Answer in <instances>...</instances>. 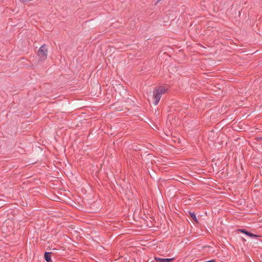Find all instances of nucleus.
Returning <instances> with one entry per match:
<instances>
[{
	"instance_id": "obj_9",
	"label": "nucleus",
	"mask_w": 262,
	"mask_h": 262,
	"mask_svg": "<svg viewBox=\"0 0 262 262\" xmlns=\"http://www.w3.org/2000/svg\"><path fill=\"white\" fill-rule=\"evenodd\" d=\"M161 0H157L156 3V4H157Z\"/></svg>"
},
{
	"instance_id": "obj_4",
	"label": "nucleus",
	"mask_w": 262,
	"mask_h": 262,
	"mask_svg": "<svg viewBox=\"0 0 262 262\" xmlns=\"http://www.w3.org/2000/svg\"><path fill=\"white\" fill-rule=\"evenodd\" d=\"M154 259L156 262H171L174 259V258H159L158 257H155Z\"/></svg>"
},
{
	"instance_id": "obj_7",
	"label": "nucleus",
	"mask_w": 262,
	"mask_h": 262,
	"mask_svg": "<svg viewBox=\"0 0 262 262\" xmlns=\"http://www.w3.org/2000/svg\"><path fill=\"white\" fill-rule=\"evenodd\" d=\"M256 140L259 141H262V137H257Z\"/></svg>"
},
{
	"instance_id": "obj_5",
	"label": "nucleus",
	"mask_w": 262,
	"mask_h": 262,
	"mask_svg": "<svg viewBox=\"0 0 262 262\" xmlns=\"http://www.w3.org/2000/svg\"><path fill=\"white\" fill-rule=\"evenodd\" d=\"M52 252H46L44 254V258L47 262H52L51 259V254Z\"/></svg>"
},
{
	"instance_id": "obj_3",
	"label": "nucleus",
	"mask_w": 262,
	"mask_h": 262,
	"mask_svg": "<svg viewBox=\"0 0 262 262\" xmlns=\"http://www.w3.org/2000/svg\"><path fill=\"white\" fill-rule=\"evenodd\" d=\"M237 231L241 233H244L245 235L248 236L251 238L257 237L259 236L256 234H253L249 231H248L245 229H238Z\"/></svg>"
},
{
	"instance_id": "obj_1",
	"label": "nucleus",
	"mask_w": 262,
	"mask_h": 262,
	"mask_svg": "<svg viewBox=\"0 0 262 262\" xmlns=\"http://www.w3.org/2000/svg\"><path fill=\"white\" fill-rule=\"evenodd\" d=\"M166 89L162 87H160L159 89H155L153 91V99L154 100V104L157 105L160 100L162 94L165 93Z\"/></svg>"
},
{
	"instance_id": "obj_2",
	"label": "nucleus",
	"mask_w": 262,
	"mask_h": 262,
	"mask_svg": "<svg viewBox=\"0 0 262 262\" xmlns=\"http://www.w3.org/2000/svg\"><path fill=\"white\" fill-rule=\"evenodd\" d=\"M48 49L45 44L42 45L39 49L37 55L39 60L40 61H45L47 58Z\"/></svg>"
},
{
	"instance_id": "obj_6",
	"label": "nucleus",
	"mask_w": 262,
	"mask_h": 262,
	"mask_svg": "<svg viewBox=\"0 0 262 262\" xmlns=\"http://www.w3.org/2000/svg\"><path fill=\"white\" fill-rule=\"evenodd\" d=\"M189 214L191 216V217L193 219V220L196 223H198V220L197 219L196 214L194 212L188 211Z\"/></svg>"
},
{
	"instance_id": "obj_8",
	"label": "nucleus",
	"mask_w": 262,
	"mask_h": 262,
	"mask_svg": "<svg viewBox=\"0 0 262 262\" xmlns=\"http://www.w3.org/2000/svg\"><path fill=\"white\" fill-rule=\"evenodd\" d=\"M57 250V249H56V248H54V249H53V251L54 252H55Z\"/></svg>"
}]
</instances>
